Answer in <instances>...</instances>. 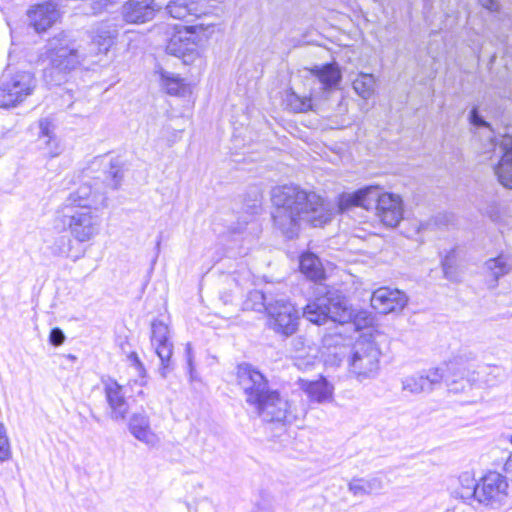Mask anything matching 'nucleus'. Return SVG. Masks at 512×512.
Listing matches in <instances>:
<instances>
[{"label": "nucleus", "instance_id": "obj_1", "mask_svg": "<svg viewBox=\"0 0 512 512\" xmlns=\"http://www.w3.org/2000/svg\"><path fill=\"white\" fill-rule=\"evenodd\" d=\"M272 203L274 225L288 239L298 235L302 222L314 227H321L330 222L336 206L340 213L348 212L354 207L366 210L375 208L378 218L388 227H396L403 218L401 197L393 193H381L377 186L342 193L335 205L315 192H307L298 186L284 185L273 189Z\"/></svg>", "mask_w": 512, "mask_h": 512}, {"label": "nucleus", "instance_id": "obj_2", "mask_svg": "<svg viewBox=\"0 0 512 512\" xmlns=\"http://www.w3.org/2000/svg\"><path fill=\"white\" fill-rule=\"evenodd\" d=\"M103 183H83L69 193L56 209L53 227L58 231L69 230L78 242L90 241L100 231L101 217L98 210L106 206V192L101 190Z\"/></svg>", "mask_w": 512, "mask_h": 512}, {"label": "nucleus", "instance_id": "obj_3", "mask_svg": "<svg viewBox=\"0 0 512 512\" xmlns=\"http://www.w3.org/2000/svg\"><path fill=\"white\" fill-rule=\"evenodd\" d=\"M341 336H326L324 346L328 350L326 362L334 365L347 358L348 370L358 381L375 378L379 371L381 351L370 339L358 340L352 347L342 344Z\"/></svg>", "mask_w": 512, "mask_h": 512}, {"label": "nucleus", "instance_id": "obj_4", "mask_svg": "<svg viewBox=\"0 0 512 512\" xmlns=\"http://www.w3.org/2000/svg\"><path fill=\"white\" fill-rule=\"evenodd\" d=\"M44 64L43 79L48 86H60L82 62L83 57L64 34L50 38L39 58Z\"/></svg>", "mask_w": 512, "mask_h": 512}, {"label": "nucleus", "instance_id": "obj_5", "mask_svg": "<svg viewBox=\"0 0 512 512\" xmlns=\"http://www.w3.org/2000/svg\"><path fill=\"white\" fill-rule=\"evenodd\" d=\"M461 482L460 496L463 499H473L489 510L498 509L506 503L508 483L499 473H489L480 482L465 474Z\"/></svg>", "mask_w": 512, "mask_h": 512}, {"label": "nucleus", "instance_id": "obj_6", "mask_svg": "<svg viewBox=\"0 0 512 512\" xmlns=\"http://www.w3.org/2000/svg\"><path fill=\"white\" fill-rule=\"evenodd\" d=\"M464 356H454L445 364V369L440 367L429 368L412 375L405 376L401 380L402 390L411 394L429 393L435 389L441 381H445L450 392L460 393L465 391V386H457L455 370L462 364Z\"/></svg>", "mask_w": 512, "mask_h": 512}, {"label": "nucleus", "instance_id": "obj_7", "mask_svg": "<svg viewBox=\"0 0 512 512\" xmlns=\"http://www.w3.org/2000/svg\"><path fill=\"white\" fill-rule=\"evenodd\" d=\"M311 74L316 81L311 88L310 96H300L290 90L286 93L285 104L293 112L302 113L313 109L312 98L326 99L327 95L336 89L341 82L342 74L336 63L315 66Z\"/></svg>", "mask_w": 512, "mask_h": 512}, {"label": "nucleus", "instance_id": "obj_8", "mask_svg": "<svg viewBox=\"0 0 512 512\" xmlns=\"http://www.w3.org/2000/svg\"><path fill=\"white\" fill-rule=\"evenodd\" d=\"M303 316L316 325L325 324L328 320L345 324L352 320L354 311L338 290L329 289L303 308Z\"/></svg>", "mask_w": 512, "mask_h": 512}, {"label": "nucleus", "instance_id": "obj_9", "mask_svg": "<svg viewBox=\"0 0 512 512\" xmlns=\"http://www.w3.org/2000/svg\"><path fill=\"white\" fill-rule=\"evenodd\" d=\"M37 80L33 73L5 71L0 77V108L15 107L31 95Z\"/></svg>", "mask_w": 512, "mask_h": 512}, {"label": "nucleus", "instance_id": "obj_10", "mask_svg": "<svg viewBox=\"0 0 512 512\" xmlns=\"http://www.w3.org/2000/svg\"><path fill=\"white\" fill-rule=\"evenodd\" d=\"M460 355L464 357L462 359V364L455 370L457 376L454 377L457 379L458 387H461L462 385L465 386V389L472 386L491 387L495 386L504 377V370L495 365H481L478 366L477 370H470V368L467 367V364L476 359V354L471 351H462L456 356Z\"/></svg>", "mask_w": 512, "mask_h": 512}, {"label": "nucleus", "instance_id": "obj_11", "mask_svg": "<svg viewBox=\"0 0 512 512\" xmlns=\"http://www.w3.org/2000/svg\"><path fill=\"white\" fill-rule=\"evenodd\" d=\"M236 376L238 384L243 390L245 401L251 407L259 404V401L274 388L270 385L268 378L249 363L239 364Z\"/></svg>", "mask_w": 512, "mask_h": 512}, {"label": "nucleus", "instance_id": "obj_12", "mask_svg": "<svg viewBox=\"0 0 512 512\" xmlns=\"http://www.w3.org/2000/svg\"><path fill=\"white\" fill-rule=\"evenodd\" d=\"M254 412L265 422L291 423L297 416L287 396L273 388L266 396L253 406Z\"/></svg>", "mask_w": 512, "mask_h": 512}, {"label": "nucleus", "instance_id": "obj_13", "mask_svg": "<svg viewBox=\"0 0 512 512\" xmlns=\"http://www.w3.org/2000/svg\"><path fill=\"white\" fill-rule=\"evenodd\" d=\"M268 326L283 336L293 335L299 324V310L284 298L275 299L266 307Z\"/></svg>", "mask_w": 512, "mask_h": 512}, {"label": "nucleus", "instance_id": "obj_14", "mask_svg": "<svg viewBox=\"0 0 512 512\" xmlns=\"http://www.w3.org/2000/svg\"><path fill=\"white\" fill-rule=\"evenodd\" d=\"M151 343L161 362L159 373L166 378L167 374L173 370L171 360L173 344L169 338V327L162 320L155 319L151 323Z\"/></svg>", "mask_w": 512, "mask_h": 512}, {"label": "nucleus", "instance_id": "obj_15", "mask_svg": "<svg viewBox=\"0 0 512 512\" xmlns=\"http://www.w3.org/2000/svg\"><path fill=\"white\" fill-rule=\"evenodd\" d=\"M195 37V34L189 29L174 34L166 46V52L169 55L182 58L184 64L193 63L199 58Z\"/></svg>", "mask_w": 512, "mask_h": 512}, {"label": "nucleus", "instance_id": "obj_16", "mask_svg": "<svg viewBox=\"0 0 512 512\" xmlns=\"http://www.w3.org/2000/svg\"><path fill=\"white\" fill-rule=\"evenodd\" d=\"M407 302L404 292L389 287H380L371 296V306L381 314L401 311Z\"/></svg>", "mask_w": 512, "mask_h": 512}, {"label": "nucleus", "instance_id": "obj_17", "mask_svg": "<svg viewBox=\"0 0 512 512\" xmlns=\"http://www.w3.org/2000/svg\"><path fill=\"white\" fill-rule=\"evenodd\" d=\"M159 10L155 0H127L121 7V15L127 23L140 24L153 20Z\"/></svg>", "mask_w": 512, "mask_h": 512}, {"label": "nucleus", "instance_id": "obj_18", "mask_svg": "<svg viewBox=\"0 0 512 512\" xmlns=\"http://www.w3.org/2000/svg\"><path fill=\"white\" fill-rule=\"evenodd\" d=\"M107 403L111 410L110 418L115 421L125 420L129 405L126 401L123 387L114 379L103 381Z\"/></svg>", "mask_w": 512, "mask_h": 512}, {"label": "nucleus", "instance_id": "obj_19", "mask_svg": "<svg viewBox=\"0 0 512 512\" xmlns=\"http://www.w3.org/2000/svg\"><path fill=\"white\" fill-rule=\"evenodd\" d=\"M491 146L499 144L502 151V157L498 165L494 168L499 182L506 188L512 189V136L503 135L499 143L490 137Z\"/></svg>", "mask_w": 512, "mask_h": 512}, {"label": "nucleus", "instance_id": "obj_20", "mask_svg": "<svg viewBox=\"0 0 512 512\" xmlns=\"http://www.w3.org/2000/svg\"><path fill=\"white\" fill-rule=\"evenodd\" d=\"M165 10L172 18L187 22L206 14L204 0H170Z\"/></svg>", "mask_w": 512, "mask_h": 512}, {"label": "nucleus", "instance_id": "obj_21", "mask_svg": "<svg viewBox=\"0 0 512 512\" xmlns=\"http://www.w3.org/2000/svg\"><path fill=\"white\" fill-rule=\"evenodd\" d=\"M30 24L35 31L40 33L50 28L59 18V11L53 2H45L35 5L28 11Z\"/></svg>", "mask_w": 512, "mask_h": 512}, {"label": "nucleus", "instance_id": "obj_22", "mask_svg": "<svg viewBox=\"0 0 512 512\" xmlns=\"http://www.w3.org/2000/svg\"><path fill=\"white\" fill-rule=\"evenodd\" d=\"M300 387L311 402L324 404L333 400L334 386L325 377L313 381L301 380Z\"/></svg>", "mask_w": 512, "mask_h": 512}, {"label": "nucleus", "instance_id": "obj_23", "mask_svg": "<svg viewBox=\"0 0 512 512\" xmlns=\"http://www.w3.org/2000/svg\"><path fill=\"white\" fill-rule=\"evenodd\" d=\"M129 432L140 442L155 446L158 438L152 431L149 416L145 412L134 413L128 422Z\"/></svg>", "mask_w": 512, "mask_h": 512}, {"label": "nucleus", "instance_id": "obj_24", "mask_svg": "<svg viewBox=\"0 0 512 512\" xmlns=\"http://www.w3.org/2000/svg\"><path fill=\"white\" fill-rule=\"evenodd\" d=\"M385 488L384 478L374 475L368 478H353L348 483V490L354 496L378 494Z\"/></svg>", "mask_w": 512, "mask_h": 512}, {"label": "nucleus", "instance_id": "obj_25", "mask_svg": "<svg viewBox=\"0 0 512 512\" xmlns=\"http://www.w3.org/2000/svg\"><path fill=\"white\" fill-rule=\"evenodd\" d=\"M51 253L55 256L70 258L73 261L78 260L84 254L82 250H75L71 234H60L55 237L53 243L49 246Z\"/></svg>", "mask_w": 512, "mask_h": 512}, {"label": "nucleus", "instance_id": "obj_26", "mask_svg": "<svg viewBox=\"0 0 512 512\" xmlns=\"http://www.w3.org/2000/svg\"><path fill=\"white\" fill-rule=\"evenodd\" d=\"M300 270L313 281L321 280L325 275L320 259L312 253H305L301 256Z\"/></svg>", "mask_w": 512, "mask_h": 512}, {"label": "nucleus", "instance_id": "obj_27", "mask_svg": "<svg viewBox=\"0 0 512 512\" xmlns=\"http://www.w3.org/2000/svg\"><path fill=\"white\" fill-rule=\"evenodd\" d=\"M117 31L111 29L107 25H102L95 31L92 38V44L97 48L99 53H107L114 44Z\"/></svg>", "mask_w": 512, "mask_h": 512}, {"label": "nucleus", "instance_id": "obj_28", "mask_svg": "<svg viewBox=\"0 0 512 512\" xmlns=\"http://www.w3.org/2000/svg\"><path fill=\"white\" fill-rule=\"evenodd\" d=\"M485 265L491 272L494 281H497L512 270V257L508 254H500L496 258L487 260Z\"/></svg>", "mask_w": 512, "mask_h": 512}, {"label": "nucleus", "instance_id": "obj_29", "mask_svg": "<svg viewBox=\"0 0 512 512\" xmlns=\"http://www.w3.org/2000/svg\"><path fill=\"white\" fill-rule=\"evenodd\" d=\"M160 78L163 88L170 95H182L185 93L186 85L184 80L173 73L165 70L160 71Z\"/></svg>", "mask_w": 512, "mask_h": 512}, {"label": "nucleus", "instance_id": "obj_30", "mask_svg": "<svg viewBox=\"0 0 512 512\" xmlns=\"http://www.w3.org/2000/svg\"><path fill=\"white\" fill-rule=\"evenodd\" d=\"M105 181L107 186L112 189H118L123 179V163L119 158L111 159L108 165H105Z\"/></svg>", "mask_w": 512, "mask_h": 512}, {"label": "nucleus", "instance_id": "obj_31", "mask_svg": "<svg viewBox=\"0 0 512 512\" xmlns=\"http://www.w3.org/2000/svg\"><path fill=\"white\" fill-rule=\"evenodd\" d=\"M353 89L363 99L370 98L374 93L375 78L372 74L360 73L356 79H354Z\"/></svg>", "mask_w": 512, "mask_h": 512}, {"label": "nucleus", "instance_id": "obj_32", "mask_svg": "<svg viewBox=\"0 0 512 512\" xmlns=\"http://www.w3.org/2000/svg\"><path fill=\"white\" fill-rule=\"evenodd\" d=\"M271 302H273L271 300ZM270 303L268 301L266 295L260 290H252L249 292L247 299L244 302L245 309H250L254 311H266L267 305Z\"/></svg>", "mask_w": 512, "mask_h": 512}, {"label": "nucleus", "instance_id": "obj_33", "mask_svg": "<svg viewBox=\"0 0 512 512\" xmlns=\"http://www.w3.org/2000/svg\"><path fill=\"white\" fill-rule=\"evenodd\" d=\"M11 458V448L5 426L0 423V462Z\"/></svg>", "mask_w": 512, "mask_h": 512}, {"label": "nucleus", "instance_id": "obj_34", "mask_svg": "<svg viewBox=\"0 0 512 512\" xmlns=\"http://www.w3.org/2000/svg\"><path fill=\"white\" fill-rule=\"evenodd\" d=\"M453 251H451L443 260L442 268L445 278L450 281H458V276L453 267Z\"/></svg>", "mask_w": 512, "mask_h": 512}, {"label": "nucleus", "instance_id": "obj_35", "mask_svg": "<svg viewBox=\"0 0 512 512\" xmlns=\"http://www.w3.org/2000/svg\"><path fill=\"white\" fill-rule=\"evenodd\" d=\"M470 123L476 127H483L492 132L491 125L478 112L476 107L472 108L469 114Z\"/></svg>", "mask_w": 512, "mask_h": 512}, {"label": "nucleus", "instance_id": "obj_36", "mask_svg": "<svg viewBox=\"0 0 512 512\" xmlns=\"http://www.w3.org/2000/svg\"><path fill=\"white\" fill-rule=\"evenodd\" d=\"M253 512H274L271 496L268 494L262 496L261 501L256 503Z\"/></svg>", "mask_w": 512, "mask_h": 512}, {"label": "nucleus", "instance_id": "obj_37", "mask_svg": "<svg viewBox=\"0 0 512 512\" xmlns=\"http://www.w3.org/2000/svg\"><path fill=\"white\" fill-rule=\"evenodd\" d=\"M66 337L62 329L59 327H54L51 329L49 334V342L53 346H60L64 343Z\"/></svg>", "mask_w": 512, "mask_h": 512}, {"label": "nucleus", "instance_id": "obj_38", "mask_svg": "<svg viewBox=\"0 0 512 512\" xmlns=\"http://www.w3.org/2000/svg\"><path fill=\"white\" fill-rule=\"evenodd\" d=\"M128 360L130 361L131 366H133L136 369V371L138 372V375L140 377L143 378L146 376V370H145L144 364L139 359L137 353L131 352L128 355Z\"/></svg>", "mask_w": 512, "mask_h": 512}, {"label": "nucleus", "instance_id": "obj_39", "mask_svg": "<svg viewBox=\"0 0 512 512\" xmlns=\"http://www.w3.org/2000/svg\"><path fill=\"white\" fill-rule=\"evenodd\" d=\"M185 352H186L188 373H189V376H190V380L193 381V380L197 379V376H196V373H195V367H194L193 355H192V347H191L190 343H188L186 345Z\"/></svg>", "mask_w": 512, "mask_h": 512}, {"label": "nucleus", "instance_id": "obj_40", "mask_svg": "<svg viewBox=\"0 0 512 512\" xmlns=\"http://www.w3.org/2000/svg\"><path fill=\"white\" fill-rule=\"evenodd\" d=\"M40 127V138H46V143H50L52 136L51 123L48 119H43L39 123Z\"/></svg>", "mask_w": 512, "mask_h": 512}, {"label": "nucleus", "instance_id": "obj_41", "mask_svg": "<svg viewBox=\"0 0 512 512\" xmlns=\"http://www.w3.org/2000/svg\"><path fill=\"white\" fill-rule=\"evenodd\" d=\"M315 361H316V357H309L308 359H304V358L299 357V358L296 359L295 365L299 369L309 370V369H311L314 366Z\"/></svg>", "mask_w": 512, "mask_h": 512}, {"label": "nucleus", "instance_id": "obj_42", "mask_svg": "<svg viewBox=\"0 0 512 512\" xmlns=\"http://www.w3.org/2000/svg\"><path fill=\"white\" fill-rule=\"evenodd\" d=\"M511 443H512V435H511ZM505 471V479L512 481V453L509 455L507 461L504 464Z\"/></svg>", "mask_w": 512, "mask_h": 512}, {"label": "nucleus", "instance_id": "obj_43", "mask_svg": "<svg viewBox=\"0 0 512 512\" xmlns=\"http://www.w3.org/2000/svg\"><path fill=\"white\" fill-rule=\"evenodd\" d=\"M479 2L484 8L490 11H496L498 9L496 0H479Z\"/></svg>", "mask_w": 512, "mask_h": 512}, {"label": "nucleus", "instance_id": "obj_44", "mask_svg": "<svg viewBox=\"0 0 512 512\" xmlns=\"http://www.w3.org/2000/svg\"><path fill=\"white\" fill-rule=\"evenodd\" d=\"M107 3H108V1H107V0H105V2H104V3L102 2V0H101V1H98V2H95V3H94V5H95V6H93L94 13H99V12H101V11H102V9H103L104 7H106V6H107Z\"/></svg>", "mask_w": 512, "mask_h": 512}, {"label": "nucleus", "instance_id": "obj_45", "mask_svg": "<svg viewBox=\"0 0 512 512\" xmlns=\"http://www.w3.org/2000/svg\"><path fill=\"white\" fill-rule=\"evenodd\" d=\"M104 161V158L103 157H97L95 158V160L93 161V164H98L99 162H103Z\"/></svg>", "mask_w": 512, "mask_h": 512}, {"label": "nucleus", "instance_id": "obj_46", "mask_svg": "<svg viewBox=\"0 0 512 512\" xmlns=\"http://www.w3.org/2000/svg\"><path fill=\"white\" fill-rule=\"evenodd\" d=\"M66 357L72 361L76 360V356L72 354H68Z\"/></svg>", "mask_w": 512, "mask_h": 512}, {"label": "nucleus", "instance_id": "obj_47", "mask_svg": "<svg viewBox=\"0 0 512 512\" xmlns=\"http://www.w3.org/2000/svg\"><path fill=\"white\" fill-rule=\"evenodd\" d=\"M92 417H93V419H94L95 421H97V422H99V421H100V420H99V418H98L96 415H94V414H93V415H92Z\"/></svg>", "mask_w": 512, "mask_h": 512}, {"label": "nucleus", "instance_id": "obj_48", "mask_svg": "<svg viewBox=\"0 0 512 512\" xmlns=\"http://www.w3.org/2000/svg\"><path fill=\"white\" fill-rule=\"evenodd\" d=\"M92 417H93V419H94L95 421H97V422H99V421H100V420H99V418H98L96 415H94V414H93V415H92Z\"/></svg>", "mask_w": 512, "mask_h": 512}, {"label": "nucleus", "instance_id": "obj_49", "mask_svg": "<svg viewBox=\"0 0 512 512\" xmlns=\"http://www.w3.org/2000/svg\"><path fill=\"white\" fill-rule=\"evenodd\" d=\"M58 154H59V152H57V151L56 152H52L51 156H57Z\"/></svg>", "mask_w": 512, "mask_h": 512}]
</instances>
